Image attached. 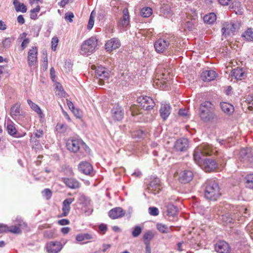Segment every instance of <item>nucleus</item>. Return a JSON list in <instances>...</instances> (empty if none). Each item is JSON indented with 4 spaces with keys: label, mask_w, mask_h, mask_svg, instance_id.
<instances>
[{
    "label": "nucleus",
    "mask_w": 253,
    "mask_h": 253,
    "mask_svg": "<svg viewBox=\"0 0 253 253\" xmlns=\"http://www.w3.org/2000/svg\"><path fill=\"white\" fill-rule=\"evenodd\" d=\"M248 209L243 207L234 206L229 204H225L221 208V220L223 224L227 225L237 220H240V215L245 216Z\"/></svg>",
    "instance_id": "nucleus-1"
},
{
    "label": "nucleus",
    "mask_w": 253,
    "mask_h": 253,
    "mask_svg": "<svg viewBox=\"0 0 253 253\" xmlns=\"http://www.w3.org/2000/svg\"><path fill=\"white\" fill-rule=\"evenodd\" d=\"M217 152L215 148L208 144H203L197 147L193 153V159L195 162L201 166L203 163L202 156L214 155Z\"/></svg>",
    "instance_id": "nucleus-2"
},
{
    "label": "nucleus",
    "mask_w": 253,
    "mask_h": 253,
    "mask_svg": "<svg viewBox=\"0 0 253 253\" xmlns=\"http://www.w3.org/2000/svg\"><path fill=\"white\" fill-rule=\"evenodd\" d=\"M221 195L220 188L215 180L209 179L205 183V197L211 201H216Z\"/></svg>",
    "instance_id": "nucleus-3"
},
{
    "label": "nucleus",
    "mask_w": 253,
    "mask_h": 253,
    "mask_svg": "<svg viewBox=\"0 0 253 253\" xmlns=\"http://www.w3.org/2000/svg\"><path fill=\"white\" fill-rule=\"evenodd\" d=\"M200 117L205 122L213 120L215 117L214 107L213 104L209 101L203 102L200 106Z\"/></svg>",
    "instance_id": "nucleus-4"
},
{
    "label": "nucleus",
    "mask_w": 253,
    "mask_h": 253,
    "mask_svg": "<svg viewBox=\"0 0 253 253\" xmlns=\"http://www.w3.org/2000/svg\"><path fill=\"white\" fill-rule=\"evenodd\" d=\"M66 146L68 150L73 153L79 152L84 154V151L87 152L89 150L88 147L80 139H68L66 143Z\"/></svg>",
    "instance_id": "nucleus-5"
},
{
    "label": "nucleus",
    "mask_w": 253,
    "mask_h": 253,
    "mask_svg": "<svg viewBox=\"0 0 253 253\" xmlns=\"http://www.w3.org/2000/svg\"><path fill=\"white\" fill-rule=\"evenodd\" d=\"M97 42L98 40L95 37H91L85 41L81 45V54L84 55L91 54L95 51Z\"/></svg>",
    "instance_id": "nucleus-6"
},
{
    "label": "nucleus",
    "mask_w": 253,
    "mask_h": 253,
    "mask_svg": "<svg viewBox=\"0 0 253 253\" xmlns=\"http://www.w3.org/2000/svg\"><path fill=\"white\" fill-rule=\"evenodd\" d=\"M239 28V24L232 21L224 22L222 24L221 31L225 38L234 35Z\"/></svg>",
    "instance_id": "nucleus-7"
},
{
    "label": "nucleus",
    "mask_w": 253,
    "mask_h": 253,
    "mask_svg": "<svg viewBox=\"0 0 253 253\" xmlns=\"http://www.w3.org/2000/svg\"><path fill=\"white\" fill-rule=\"evenodd\" d=\"M137 102L141 108L145 110H149L153 108L155 102L153 99L147 96H141L137 98Z\"/></svg>",
    "instance_id": "nucleus-8"
},
{
    "label": "nucleus",
    "mask_w": 253,
    "mask_h": 253,
    "mask_svg": "<svg viewBox=\"0 0 253 253\" xmlns=\"http://www.w3.org/2000/svg\"><path fill=\"white\" fill-rule=\"evenodd\" d=\"M118 27L123 31H126L130 27L129 12L126 8L123 10V16L118 22Z\"/></svg>",
    "instance_id": "nucleus-9"
},
{
    "label": "nucleus",
    "mask_w": 253,
    "mask_h": 253,
    "mask_svg": "<svg viewBox=\"0 0 253 253\" xmlns=\"http://www.w3.org/2000/svg\"><path fill=\"white\" fill-rule=\"evenodd\" d=\"M170 41L165 37L157 40L154 44V47L157 52L161 53L166 50L170 44Z\"/></svg>",
    "instance_id": "nucleus-10"
},
{
    "label": "nucleus",
    "mask_w": 253,
    "mask_h": 253,
    "mask_svg": "<svg viewBox=\"0 0 253 253\" xmlns=\"http://www.w3.org/2000/svg\"><path fill=\"white\" fill-rule=\"evenodd\" d=\"M63 247L61 243L57 241L48 242L45 246L48 253H58L61 251Z\"/></svg>",
    "instance_id": "nucleus-11"
},
{
    "label": "nucleus",
    "mask_w": 253,
    "mask_h": 253,
    "mask_svg": "<svg viewBox=\"0 0 253 253\" xmlns=\"http://www.w3.org/2000/svg\"><path fill=\"white\" fill-rule=\"evenodd\" d=\"M240 159L243 162H249L253 167V155L250 148L242 149L240 152Z\"/></svg>",
    "instance_id": "nucleus-12"
},
{
    "label": "nucleus",
    "mask_w": 253,
    "mask_h": 253,
    "mask_svg": "<svg viewBox=\"0 0 253 253\" xmlns=\"http://www.w3.org/2000/svg\"><path fill=\"white\" fill-rule=\"evenodd\" d=\"M162 188L160 179L155 177L150 181L148 190L150 193L156 195L160 192Z\"/></svg>",
    "instance_id": "nucleus-13"
},
{
    "label": "nucleus",
    "mask_w": 253,
    "mask_h": 253,
    "mask_svg": "<svg viewBox=\"0 0 253 253\" xmlns=\"http://www.w3.org/2000/svg\"><path fill=\"white\" fill-rule=\"evenodd\" d=\"M193 178V173L189 169L181 170L178 174V180L182 183H187Z\"/></svg>",
    "instance_id": "nucleus-14"
},
{
    "label": "nucleus",
    "mask_w": 253,
    "mask_h": 253,
    "mask_svg": "<svg viewBox=\"0 0 253 253\" xmlns=\"http://www.w3.org/2000/svg\"><path fill=\"white\" fill-rule=\"evenodd\" d=\"M124 111L120 105L116 104L111 110L112 117L115 121H120L124 118Z\"/></svg>",
    "instance_id": "nucleus-15"
},
{
    "label": "nucleus",
    "mask_w": 253,
    "mask_h": 253,
    "mask_svg": "<svg viewBox=\"0 0 253 253\" xmlns=\"http://www.w3.org/2000/svg\"><path fill=\"white\" fill-rule=\"evenodd\" d=\"M189 146L188 140L186 138L177 139L174 143V149L177 152H184Z\"/></svg>",
    "instance_id": "nucleus-16"
},
{
    "label": "nucleus",
    "mask_w": 253,
    "mask_h": 253,
    "mask_svg": "<svg viewBox=\"0 0 253 253\" xmlns=\"http://www.w3.org/2000/svg\"><path fill=\"white\" fill-rule=\"evenodd\" d=\"M79 170L83 173L86 175H93L94 171L92 165L86 162H82L80 163L78 167Z\"/></svg>",
    "instance_id": "nucleus-17"
},
{
    "label": "nucleus",
    "mask_w": 253,
    "mask_h": 253,
    "mask_svg": "<svg viewBox=\"0 0 253 253\" xmlns=\"http://www.w3.org/2000/svg\"><path fill=\"white\" fill-rule=\"evenodd\" d=\"M91 68L95 70V74L96 78H110V72L108 70L102 66H98L96 67L95 65H92Z\"/></svg>",
    "instance_id": "nucleus-18"
},
{
    "label": "nucleus",
    "mask_w": 253,
    "mask_h": 253,
    "mask_svg": "<svg viewBox=\"0 0 253 253\" xmlns=\"http://www.w3.org/2000/svg\"><path fill=\"white\" fill-rule=\"evenodd\" d=\"M105 46L107 51L110 52L120 47L121 42L119 39L113 38L107 41Z\"/></svg>",
    "instance_id": "nucleus-19"
},
{
    "label": "nucleus",
    "mask_w": 253,
    "mask_h": 253,
    "mask_svg": "<svg viewBox=\"0 0 253 253\" xmlns=\"http://www.w3.org/2000/svg\"><path fill=\"white\" fill-rule=\"evenodd\" d=\"M216 162L211 159H207L203 163L202 168L206 172H211L217 168Z\"/></svg>",
    "instance_id": "nucleus-20"
},
{
    "label": "nucleus",
    "mask_w": 253,
    "mask_h": 253,
    "mask_svg": "<svg viewBox=\"0 0 253 253\" xmlns=\"http://www.w3.org/2000/svg\"><path fill=\"white\" fill-rule=\"evenodd\" d=\"M125 211L121 207H116L111 210L108 213L109 217L111 219H117L125 215Z\"/></svg>",
    "instance_id": "nucleus-21"
},
{
    "label": "nucleus",
    "mask_w": 253,
    "mask_h": 253,
    "mask_svg": "<svg viewBox=\"0 0 253 253\" xmlns=\"http://www.w3.org/2000/svg\"><path fill=\"white\" fill-rule=\"evenodd\" d=\"M74 201V199L71 198L66 199L63 201L62 203V212L61 214V216H66L68 215L71 209L70 205Z\"/></svg>",
    "instance_id": "nucleus-22"
},
{
    "label": "nucleus",
    "mask_w": 253,
    "mask_h": 253,
    "mask_svg": "<svg viewBox=\"0 0 253 253\" xmlns=\"http://www.w3.org/2000/svg\"><path fill=\"white\" fill-rule=\"evenodd\" d=\"M229 249L228 243L224 241L218 242L215 246V250L218 253H229Z\"/></svg>",
    "instance_id": "nucleus-23"
},
{
    "label": "nucleus",
    "mask_w": 253,
    "mask_h": 253,
    "mask_svg": "<svg viewBox=\"0 0 253 253\" xmlns=\"http://www.w3.org/2000/svg\"><path fill=\"white\" fill-rule=\"evenodd\" d=\"M38 49L36 47H32L28 52V61L30 66L34 65L37 61Z\"/></svg>",
    "instance_id": "nucleus-24"
},
{
    "label": "nucleus",
    "mask_w": 253,
    "mask_h": 253,
    "mask_svg": "<svg viewBox=\"0 0 253 253\" xmlns=\"http://www.w3.org/2000/svg\"><path fill=\"white\" fill-rule=\"evenodd\" d=\"M196 24V19L193 16L190 18L187 17V19H185L183 22L182 26L184 30L192 31Z\"/></svg>",
    "instance_id": "nucleus-25"
},
{
    "label": "nucleus",
    "mask_w": 253,
    "mask_h": 253,
    "mask_svg": "<svg viewBox=\"0 0 253 253\" xmlns=\"http://www.w3.org/2000/svg\"><path fill=\"white\" fill-rule=\"evenodd\" d=\"M171 107L169 104H162L160 109L161 117L164 121L167 120L171 112Z\"/></svg>",
    "instance_id": "nucleus-26"
},
{
    "label": "nucleus",
    "mask_w": 253,
    "mask_h": 253,
    "mask_svg": "<svg viewBox=\"0 0 253 253\" xmlns=\"http://www.w3.org/2000/svg\"><path fill=\"white\" fill-rule=\"evenodd\" d=\"M62 181L71 189H78L80 187L79 181L73 178H63Z\"/></svg>",
    "instance_id": "nucleus-27"
},
{
    "label": "nucleus",
    "mask_w": 253,
    "mask_h": 253,
    "mask_svg": "<svg viewBox=\"0 0 253 253\" xmlns=\"http://www.w3.org/2000/svg\"><path fill=\"white\" fill-rule=\"evenodd\" d=\"M217 77V73L212 70H203L201 72L202 79H215Z\"/></svg>",
    "instance_id": "nucleus-28"
},
{
    "label": "nucleus",
    "mask_w": 253,
    "mask_h": 253,
    "mask_svg": "<svg viewBox=\"0 0 253 253\" xmlns=\"http://www.w3.org/2000/svg\"><path fill=\"white\" fill-rule=\"evenodd\" d=\"M27 103L31 109L35 111L39 115L41 119L44 117V115L42 111L41 108L36 103H34L31 100L28 99Z\"/></svg>",
    "instance_id": "nucleus-29"
},
{
    "label": "nucleus",
    "mask_w": 253,
    "mask_h": 253,
    "mask_svg": "<svg viewBox=\"0 0 253 253\" xmlns=\"http://www.w3.org/2000/svg\"><path fill=\"white\" fill-rule=\"evenodd\" d=\"M152 84L155 88L165 90L169 89V83H168L165 80H152Z\"/></svg>",
    "instance_id": "nucleus-30"
},
{
    "label": "nucleus",
    "mask_w": 253,
    "mask_h": 253,
    "mask_svg": "<svg viewBox=\"0 0 253 253\" xmlns=\"http://www.w3.org/2000/svg\"><path fill=\"white\" fill-rule=\"evenodd\" d=\"M20 104L19 103H15L13 105L10 109V114L11 117L14 119H16L17 117L21 114V110L20 109Z\"/></svg>",
    "instance_id": "nucleus-31"
},
{
    "label": "nucleus",
    "mask_w": 253,
    "mask_h": 253,
    "mask_svg": "<svg viewBox=\"0 0 253 253\" xmlns=\"http://www.w3.org/2000/svg\"><path fill=\"white\" fill-rule=\"evenodd\" d=\"M54 86L56 95L60 97H66V93L60 83L55 82Z\"/></svg>",
    "instance_id": "nucleus-32"
},
{
    "label": "nucleus",
    "mask_w": 253,
    "mask_h": 253,
    "mask_svg": "<svg viewBox=\"0 0 253 253\" xmlns=\"http://www.w3.org/2000/svg\"><path fill=\"white\" fill-rule=\"evenodd\" d=\"M13 4L17 12L25 13L27 11L26 6L23 3L20 2L19 0H13Z\"/></svg>",
    "instance_id": "nucleus-33"
},
{
    "label": "nucleus",
    "mask_w": 253,
    "mask_h": 253,
    "mask_svg": "<svg viewBox=\"0 0 253 253\" xmlns=\"http://www.w3.org/2000/svg\"><path fill=\"white\" fill-rule=\"evenodd\" d=\"M231 76L234 77L235 79H240L242 77H246L245 72L243 71V69L240 68L234 69L232 71Z\"/></svg>",
    "instance_id": "nucleus-34"
},
{
    "label": "nucleus",
    "mask_w": 253,
    "mask_h": 253,
    "mask_svg": "<svg viewBox=\"0 0 253 253\" xmlns=\"http://www.w3.org/2000/svg\"><path fill=\"white\" fill-rule=\"evenodd\" d=\"M6 129L9 134L12 136H16L17 129L15 127V125L12 121H8L7 123Z\"/></svg>",
    "instance_id": "nucleus-35"
},
{
    "label": "nucleus",
    "mask_w": 253,
    "mask_h": 253,
    "mask_svg": "<svg viewBox=\"0 0 253 253\" xmlns=\"http://www.w3.org/2000/svg\"><path fill=\"white\" fill-rule=\"evenodd\" d=\"M220 107L222 111L227 114H231L234 111L233 106L227 102L221 103Z\"/></svg>",
    "instance_id": "nucleus-36"
},
{
    "label": "nucleus",
    "mask_w": 253,
    "mask_h": 253,
    "mask_svg": "<svg viewBox=\"0 0 253 253\" xmlns=\"http://www.w3.org/2000/svg\"><path fill=\"white\" fill-rule=\"evenodd\" d=\"M245 185L247 188L253 189V174H249L245 176Z\"/></svg>",
    "instance_id": "nucleus-37"
},
{
    "label": "nucleus",
    "mask_w": 253,
    "mask_h": 253,
    "mask_svg": "<svg viewBox=\"0 0 253 253\" xmlns=\"http://www.w3.org/2000/svg\"><path fill=\"white\" fill-rule=\"evenodd\" d=\"M154 237V234L150 230L147 231L143 235V239L145 245H150L151 240Z\"/></svg>",
    "instance_id": "nucleus-38"
},
{
    "label": "nucleus",
    "mask_w": 253,
    "mask_h": 253,
    "mask_svg": "<svg viewBox=\"0 0 253 253\" xmlns=\"http://www.w3.org/2000/svg\"><path fill=\"white\" fill-rule=\"evenodd\" d=\"M216 16L213 13L206 15L203 18L204 22L209 24H212L216 20Z\"/></svg>",
    "instance_id": "nucleus-39"
},
{
    "label": "nucleus",
    "mask_w": 253,
    "mask_h": 253,
    "mask_svg": "<svg viewBox=\"0 0 253 253\" xmlns=\"http://www.w3.org/2000/svg\"><path fill=\"white\" fill-rule=\"evenodd\" d=\"M78 202L80 205H82V207H87L89 205L91 204L90 199L83 195L79 197Z\"/></svg>",
    "instance_id": "nucleus-40"
},
{
    "label": "nucleus",
    "mask_w": 253,
    "mask_h": 253,
    "mask_svg": "<svg viewBox=\"0 0 253 253\" xmlns=\"http://www.w3.org/2000/svg\"><path fill=\"white\" fill-rule=\"evenodd\" d=\"M152 14V9L149 7H145L141 9L140 14L143 17H149Z\"/></svg>",
    "instance_id": "nucleus-41"
},
{
    "label": "nucleus",
    "mask_w": 253,
    "mask_h": 253,
    "mask_svg": "<svg viewBox=\"0 0 253 253\" xmlns=\"http://www.w3.org/2000/svg\"><path fill=\"white\" fill-rule=\"evenodd\" d=\"M242 36L247 41H253V31L251 29H248L246 31L244 32Z\"/></svg>",
    "instance_id": "nucleus-42"
},
{
    "label": "nucleus",
    "mask_w": 253,
    "mask_h": 253,
    "mask_svg": "<svg viewBox=\"0 0 253 253\" xmlns=\"http://www.w3.org/2000/svg\"><path fill=\"white\" fill-rule=\"evenodd\" d=\"M168 214L169 216H174L177 212V208L173 205L169 204L167 207Z\"/></svg>",
    "instance_id": "nucleus-43"
},
{
    "label": "nucleus",
    "mask_w": 253,
    "mask_h": 253,
    "mask_svg": "<svg viewBox=\"0 0 253 253\" xmlns=\"http://www.w3.org/2000/svg\"><path fill=\"white\" fill-rule=\"evenodd\" d=\"M92 235L88 233L79 234L77 235L76 238V240L80 242L84 240L92 239Z\"/></svg>",
    "instance_id": "nucleus-44"
},
{
    "label": "nucleus",
    "mask_w": 253,
    "mask_h": 253,
    "mask_svg": "<svg viewBox=\"0 0 253 253\" xmlns=\"http://www.w3.org/2000/svg\"><path fill=\"white\" fill-rule=\"evenodd\" d=\"M67 126L65 124L58 123L56 126V130L58 132L64 133L67 129Z\"/></svg>",
    "instance_id": "nucleus-45"
},
{
    "label": "nucleus",
    "mask_w": 253,
    "mask_h": 253,
    "mask_svg": "<svg viewBox=\"0 0 253 253\" xmlns=\"http://www.w3.org/2000/svg\"><path fill=\"white\" fill-rule=\"evenodd\" d=\"M40 10V7L39 5L36 6V8H33L30 11V18L32 19L35 20L37 18V13H38Z\"/></svg>",
    "instance_id": "nucleus-46"
},
{
    "label": "nucleus",
    "mask_w": 253,
    "mask_h": 253,
    "mask_svg": "<svg viewBox=\"0 0 253 253\" xmlns=\"http://www.w3.org/2000/svg\"><path fill=\"white\" fill-rule=\"evenodd\" d=\"M82 210L86 215H90L93 211V208L91 204L89 205L87 207H82Z\"/></svg>",
    "instance_id": "nucleus-47"
},
{
    "label": "nucleus",
    "mask_w": 253,
    "mask_h": 253,
    "mask_svg": "<svg viewBox=\"0 0 253 253\" xmlns=\"http://www.w3.org/2000/svg\"><path fill=\"white\" fill-rule=\"evenodd\" d=\"M246 101L249 105L248 107L249 110H253V95H249L247 97Z\"/></svg>",
    "instance_id": "nucleus-48"
},
{
    "label": "nucleus",
    "mask_w": 253,
    "mask_h": 253,
    "mask_svg": "<svg viewBox=\"0 0 253 253\" xmlns=\"http://www.w3.org/2000/svg\"><path fill=\"white\" fill-rule=\"evenodd\" d=\"M142 230L141 227L139 226H135L132 231V236L135 238L138 237L141 234Z\"/></svg>",
    "instance_id": "nucleus-49"
},
{
    "label": "nucleus",
    "mask_w": 253,
    "mask_h": 253,
    "mask_svg": "<svg viewBox=\"0 0 253 253\" xmlns=\"http://www.w3.org/2000/svg\"><path fill=\"white\" fill-rule=\"evenodd\" d=\"M157 229L162 233H166L168 232V227L164 224L158 223L157 224Z\"/></svg>",
    "instance_id": "nucleus-50"
},
{
    "label": "nucleus",
    "mask_w": 253,
    "mask_h": 253,
    "mask_svg": "<svg viewBox=\"0 0 253 253\" xmlns=\"http://www.w3.org/2000/svg\"><path fill=\"white\" fill-rule=\"evenodd\" d=\"M15 222V224L17 225L20 228H24L27 226V224L21 218H17Z\"/></svg>",
    "instance_id": "nucleus-51"
},
{
    "label": "nucleus",
    "mask_w": 253,
    "mask_h": 253,
    "mask_svg": "<svg viewBox=\"0 0 253 253\" xmlns=\"http://www.w3.org/2000/svg\"><path fill=\"white\" fill-rule=\"evenodd\" d=\"M8 231L15 234H19L21 232L20 228L17 225L9 227Z\"/></svg>",
    "instance_id": "nucleus-52"
},
{
    "label": "nucleus",
    "mask_w": 253,
    "mask_h": 253,
    "mask_svg": "<svg viewBox=\"0 0 253 253\" xmlns=\"http://www.w3.org/2000/svg\"><path fill=\"white\" fill-rule=\"evenodd\" d=\"M149 213L153 216H157L159 213V210L156 207H150L149 208Z\"/></svg>",
    "instance_id": "nucleus-53"
},
{
    "label": "nucleus",
    "mask_w": 253,
    "mask_h": 253,
    "mask_svg": "<svg viewBox=\"0 0 253 253\" xmlns=\"http://www.w3.org/2000/svg\"><path fill=\"white\" fill-rule=\"evenodd\" d=\"M94 16L93 15V11H92L90 15L89 21H88V23L87 24V29L88 30L91 29L93 27V26L94 25Z\"/></svg>",
    "instance_id": "nucleus-54"
},
{
    "label": "nucleus",
    "mask_w": 253,
    "mask_h": 253,
    "mask_svg": "<svg viewBox=\"0 0 253 253\" xmlns=\"http://www.w3.org/2000/svg\"><path fill=\"white\" fill-rule=\"evenodd\" d=\"M42 193L43 196L45 197L46 200H49L52 196V192L51 190L48 188L45 189L42 192Z\"/></svg>",
    "instance_id": "nucleus-55"
},
{
    "label": "nucleus",
    "mask_w": 253,
    "mask_h": 253,
    "mask_svg": "<svg viewBox=\"0 0 253 253\" xmlns=\"http://www.w3.org/2000/svg\"><path fill=\"white\" fill-rule=\"evenodd\" d=\"M59 40L58 39L54 37L52 39L51 41V49L53 51H55L56 49V47L57 46Z\"/></svg>",
    "instance_id": "nucleus-56"
},
{
    "label": "nucleus",
    "mask_w": 253,
    "mask_h": 253,
    "mask_svg": "<svg viewBox=\"0 0 253 253\" xmlns=\"http://www.w3.org/2000/svg\"><path fill=\"white\" fill-rule=\"evenodd\" d=\"M11 40L9 38H5L2 42V46L4 48H8L10 46Z\"/></svg>",
    "instance_id": "nucleus-57"
},
{
    "label": "nucleus",
    "mask_w": 253,
    "mask_h": 253,
    "mask_svg": "<svg viewBox=\"0 0 253 253\" xmlns=\"http://www.w3.org/2000/svg\"><path fill=\"white\" fill-rule=\"evenodd\" d=\"M7 78V74L6 73L5 68L0 67V78Z\"/></svg>",
    "instance_id": "nucleus-58"
},
{
    "label": "nucleus",
    "mask_w": 253,
    "mask_h": 253,
    "mask_svg": "<svg viewBox=\"0 0 253 253\" xmlns=\"http://www.w3.org/2000/svg\"><path fill=\"white\" fill-rule=\"evenodd\" d=\"M74 17V14L72 12L66 13L65 14V19L68 20L70 22H72L73 21V18Z\"/></svg>",
    "instance_id": "nucleus-59"
},
{
    "label": "nucleus",
    "mask_w": 253,
    "mask_h": 253,
    "mask_svg": "<svg viewBox=\"0 0 253 253\" xmlns=\"http://www.w3.org/2000/svg\"><path fill=\"white\" fill-rule=\"evenodd\" d=\"M9 227L5 224H0V233L8 231Z\"/></svg>",
    "instance_id": "nucleus-60"
},
{
    "label": "nucleus",
    "mask_w": 253,
    "mask_h": 253,
    "mask_svg": "<svg viewBox=\"0 0 253 253\" xmlns=\"http://www.w3.org/2000/svg\"><path fill=\"white\" fill-rule=\"evenodd\" d=\"M29 42L30 40L28 38L24 39L21 45L22 49L24 50L27 47Z\"/></svg>",
    "instance_id": "nucleus-61"
},
{
    "label": "nucleus",
    "mask_w": 253,
    "mask_h": 253,
    "mask_svg": "<svg viewBox=\"0 0 253 253\" xmlns=\"http://www.w3.org/2000/svg\"><path fill=\"white\" fill-rule=\"evenodd\" d=\"M67 105L73 113H75V112L74 111L75 108L73 102L69 100H67Z\"/></svg>",
    "instance_id": "nucleus-62"
},
{
    "label": "nucleus",
    "mask_w": 253,
    "mask_h": 253,
    "mask_svg": "<svg viewBox=\"0 0 253 253\" xmlns=\"http://www.w3.org/2000/svg\"><path fill=\"white\" fill-rule=\"evenodd\" d=\"M35 136L37 138H41L42 137L43 135V131L42 129L36 130V132L34 133Z\"/></svg>",
    "instance_id": "nucleus-63"
},
{
    "label": "nucleus",
    "mask_w": 253,
    "mask_h": 253,
    "mask_svg": "<svg viewBox=\"0 0 253 253\" xmlns=\"http://www.w3.org/2000/svg\"><path fill=\"white\" fill-rule=\"evenodd\" d=\"M58 223L61 225H65L69 224L70 222L69 220L66 219H62L59 220Z\"/></svg>",
    "instance_id": "nucleus-64"
}]
</instances>
